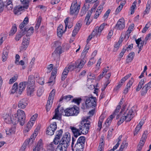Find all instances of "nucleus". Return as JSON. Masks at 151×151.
Instances as JSON below:
<instances>
[{
    "instance_id": "nucleus-1",
    "label": "nucleus",
    "mask_w": 151,
    "mask_h": 151,
    "mask_svg": "<svg viewBox=\"0 0 151 151\" xmlns=\"http://www.w3.org/2000/svg\"><path fill=\"white\" fill-rule=\"evenodd\" d=\"M125 106L122 108L121 111L119 115H118L116 117V119L120 118V120L118 122V125H120L125 120L127 122H129L133 117L134 112V107H132L131 109H127L125 111L124 110Z\"/></svg>"
},
{
    "instance_id": "nucleus-2",
    "label": "nucleus",
    "mask_w": 151,
    "mask_h": 151,
    "mask_svg": "<svg viewBox=\"0 0 151 151\" xmlns=\"http://www.w3.org/2000/svg\"><path fill=\"white\" fill-rule=\"evenodd\" d=\"M17 116L14 115V119H13V124H15L19 122V124L23 126L25 123V112L23 110L18 109L17 111Z\"/></svg>"
},
{
    "instance_id": "nucleus-3",
    "label": "nucleus",
    "mask_w": 151,
    "mask_h": 151,
    "mask_svg": "<svg viewBox=\"0 0 151 151\" xmlns=\"http://www.w3.org/2000/svg\"><path fill=\"white\" fill-rule=\"evenodd\" d=\"M89 118V117H87L86 118H83L81 124L79 125V129L82 134H87L90 127V123L87 120Z\"/></svg>"
},
{
    "instance_id": "nucleus-4",
    "label": "nucleus",
    "mask_w": 151,
    "mask_h": 151,
    "mask_svg": "<svg viewBox=\"0 0 151 151\" xmlns=\"http://www.w3.org/2000/svg\"><path fill=\"white\" fill-rule=\"evenodd\" d=\"M70 136L69 133H65L61 139L60 143L59 144L67 148L70 145Z\"/></svg>"
},
{
    "instance_id": "nucleus-5",
    "label": "nucleus",
    "mask_w": 151,
    "mask_h": 151,
    "mask_svg": "<svg viewBox=\"0 0 151 151\" xmlns=\"http://www.w3.org/2000/svg\"><path fill=\"white\" fill-rule=\"evenodd\" d=\"M65 110H64L62 107H60L59 105L58 107L55 109V115H54L52 119H60L61 115L65 116Z\"/></svg>"
},
{
    "instance_id": "nucleus-6",
    "label": "nucleus",
    "mask_w": 151,
    "mask_h": 151,
    "mask_svg": "<svg viewBox=\"0 0 151 151\" xmlns=\"http://www.w3.org/2000/svg\"><path fill=\"white\" fill-rule=\"evenodd\" d=\"M77 109V107L75 108L74 107L67 108L65 110V116H70L77 115L79 113V111Z\"/></svg>"
},
{
    "instance_id": "nucleus-7",
    "label": "nucleus",
    "mask_w": 151,
    "mask_h": 151,
    "mask_svg": "<svg viewBox=\"0 0 151 151\" xmlns=\"http://www.w3.org/2000/svg\"><path fill=\"white\" fill-rule=\"evenodd\" d=\"M80 5H78L77 4V0H76L74 1L72 4L70 8V14H77L79 12V10L80 9Z\"/></svg>"
},
{
    "instance_id": "nucleus-8",
    "label": "nucleus",
    "mask_w": 151,
    "mask_h": 151,
    "mask_svg": "<svg viewBox=\"0 0 151 151\" xmlns=\"http://www.w3.org/2000/svg\"><path fill=\"white\" fill-rule=\"evenodd\" d=\"M123 100V99H121L120 102L119 103V104L117 106L116 109L115 110L113 114L111 115L106 120V123L108 124V125H109V124L111 123L112 120L113 118L114 117L115 115H116L117 113L119 111L121 108V105H122L123 104L122 100Z\"/></svg>"
},
{
    "instance_id": "nucleus-9",
    "label": "nucleus",
    "mask_w": 151,
    "mask_h": 151,
    "mask_svg": "<svg viewBox=\"0 0 151 151\" xmlns=\"http://www.w3.org/2000/svg\"><path fill=\"white\" fill-rule=\"evenodd\" d=\"M86 104L88 107H95L96 105V98L93 96L88 97L86 101Z\"/></svg>"
},
{
    "instance_id": "nucleus-10",
    "label": "nucleus",
    "mask_w": 151,
    "mask_h": 151,
    "mask_svg": "<svg viewBox=\"0 0 151 151\" xmlns=\"http://www.w3.org/2000/svg\"><path fill=\"white\" fill-rule=\"evenodd\" d=\"M57 128V125L56 123L53 122L47 127L46 131L47 134L49 135H52L54 134Z\"/></svg>"
},
{
    "instance_id": "nucleus-11",
    "label": "nucleus",
    "mask_w": 151,
    "mask_h": 151,
    "mask_svg": "<svg viewBox=\"0 0 151 151\" xmlns=\"http://www.w3.org/2000/svg\"><path fill=\"white\" fill-rule=\"evenodd\" d=\"M68 20L69 18H67L64 21L65 24V29L64 31L63 29V25L61 24L60 25L59 27H58L57 29V33L58 36L59 37H61L62 34L65 31L66 28L68 26Z\"/></svg>"
},
{
    "instance_id": "nucleus-12",
    "label": "nucleus",
    "mask_w": 151,
    "mask_h": 151,
    "mask_svg": "<svg viewBox=\"0 0 151 151\" xmlns=\"http://www.w3.org/2000/svg\"><path fill=\"white\" fill-rule=\"evenodd\" d=\"M30 42V39L28 37L25 36L23 37L22 46L21 47V50H26L28 47Z\"/></svg>"
},
{
    "instance_id": "nucleus-13",
    "label": "nucleus",
    "mask_w": 151,
    "mask_h": 151,
    "mask_svg": "<svg viewBox=\"0 0 151 151\" xmlns=\"http://www.w3.org/2000/svg\"><path fill=\"white\" fill-rule=\"evenodd\" d=\"M125 27L124 19L123 18H121L118 21L115 28L117 29L121 30L123 29Z\"/></svg>"
},
{
    "instance_id": "nucleus-14",
    "label": "nucleus",
    "mask_w": 151,
    "mask_h": 151,
    "mask_svg": "<svg viewBox=\"0 0 151 151\" xmlns=\"http://www.w3.org/2000/svg\"><path fill=\"white\" fill-rule=\"evenodd\" d=\"M27 84V82L26 81L20 82L19 84L17 92L19 94H21L22 92L24 90Z\"/></svg>"
},
{
    "instance_id": "nucleus-15",
    "label": "nucleus",
    "mask_w": 151,
    "mask_h": 151,
    "mask_svg": "<svg viewBox=\"0 0 151 151\" xmlns=\"http://www.w3.org/2000/svg\"><path fill=\"white\" fill-rule=\"evenodd\" d=\"M151 88V81H150L143 87L141 91V95L142 96L145 95L147 92L148 90Z\"/></svg>"
},
{
    "instance_id": "nucleus-16",
    "label": "nucleus",
    "mask_w": 151,
    "mask_h": 151,
    "mask_svg": "<svg viewBox=\"0 0 151 151\" xmlns=\"http://www.w3.org/2000/svg\"><path fill=\"white\" fill-rule=\"evenodd\" d=\"M4 119L6 123L10 124L11 123L13 124V119H14V115L6 114L4 116Z\"/></svg>"
},
{
    "instance_id": "nucleus-17",
    "label": "nucleus",
    "mask_w": 151,
    "mask_h": 151,
    "mask_svg": "<svg viewBox=\"0 0 151 151\" xmlns=\"http://www.w3.org/2000/svg\"><path fill=\"white\" fill-rule=\"evenodd\" d=\"M82 20L79 21L78 23L76 24V25L74 29L72 35L73 36H75L77 34L79 31L82 25Z\"/></svg>"
},
{
    "instance_id": "nucleus-18",
    "label": "nucleus",
    "mask_w": 151,
    "mask_h": 151,
    "mask_svg": "<svg viewBox=\"0 0 151 151\" xmlns=\"http://www.w3.org/2000/svg\"><path fill=\"white\" fill-rule=\"evenodd\" d=\"M70 129H71L74 136L76 138L82 134L79 128L77 129L75 127L71 126L70 127Z\"/></svg>"
},
{
    "instance_id": "nucleus-19",
    "label": "nucleus",
    "mask_w": 151,
    "mask_h": 151,
    "mask_svg": "<svg viewBox=\"0 0 151 151\" xmlns=\"http://www.w3.org/2000/svg\"><path fill=\"white\" fill-rule=\"evenodd\" d=\"M27 105V100L25 99H23L19 101L18 104V107L21 109L25 108Z\"/></svg>"
},
{
    "instance_id": "nucleus-20",
    "label": "nucleus",
    "mask_w": 151,
    "mask_h": 151,
    "mask_svg": "<svg viewBox=\"0 0 151 151\" xmlns=\"http://www.w3.org/2000/svg\"><path fill=\"white\" fill-rule=\"evenodd\" d=\"M84 145L77 141L74 147V150L75 149L76 151H83Z\"/></svg>"
},
{
    "instance_id": "nucleus-21",
    "label": "nucleus",
    "mask_w": 151,
    "mask_h": 151,
    "mask_svg": "<svg viewBox=\"0 0 151 151\" xmlns=\"http://www.w3.org/2000/svg\"><path fill=\"white\" fill-rule=\"evenodd\" d=\"M86 62V59H83L81 60H78L75 63L78 68H83Z\"/></svg>"
},
{
    "instance_id": "nucleus-22",
    "label": "nucleus",
    "mask_w": 151,
    "mask_h": 151,
    "mask_svg": "<svg viewBox=\"0 0 151 151\" xmlns=\"http://www.w3.org/2000/svg\"><path fill=\"white\" fill-rule=\"evenodd\" d=\"M134 82V80L132 78L129 81L128 83L127 84L124 90V93L126 94L128 92L131 86L132 85Z\"/></svg>"
},
{
    "instance_id": "nucleus-23",
    "label": "nucleus",
    "mask_w": 151,
    "mask_h": 151,
    "mask_svg": "<svg viewBox=\"0 0 151 151\" xmlns=\"http://www.w3.org/2000/svg\"><path fill=\"white\" fill-rule=\"evenodd\" d=\"M107 24H106L103 23L100 25L99 27H96V28L94 29L97 30L96 33L97 34V35H99V36L101 35V32L104 29L105 26Z\"/></svg>"
},
{
    "instance_id": "nucleus-24",
    "label": "nucleus",
    "mask_w": 151,
    "mask_h": 151,
    "mask_svg": "<svg viewBox=\"0 0 151 151\" xmlns=\"http://www.w3.org/2000/svg\"><path fill=\"white\" fill-rule=\"evenodd\" d=\"M34 123L33 122H32L30 121H29L27 124L26 127L24 129V133H27L28 132L33 126Z\"/></svg>"
},
{
    "instance_id": "nucleus-25",
    "label": "nucleus",
    "mask_w": 151,
    "mask_h": 151,
    "mask_svg": "<svg viewBox=\"0 0 151 151\" xmlns=\"http://www.w3.org/2000/svg\"><path fill=\"white\" fill-rule=\"evenodd\" d=\"M63 51L62 49V47L61 46H58L54 51L52 54L53 56H55V55L57 56V54H58L60 55L63 52Z\"/></svg>"
},
{
    "instance_id": "nucleus-26",
    "label": "nucleus",
    "mask_w": 151,
    "mask_h": 151,
    "mask_svg": "<svg viewBox=\"0 0 151 151\" xmlns=\"http://www.w3.org/2000/svg\"><path fill=\"white\" fill-rule=\"evenodd\" d=\"M8 52L9 51L7 48L4 49L2 57L3 61H5L7 60Z\"/></svg>"
},
{
    "instance_id": "nucleus-27",
    "label": "nucleus",
    "mask_w": 151,
    "mask_h": 151,
    "mask_svg": "<svg viewBox=\"0 0 151 151\" xmlns=\"http://www.w3.org/2000/svg\"><path fill=\"white\" fill-rule=\"evenodd\" d=\"M26 32V31H23V30L22 29L19 33L17 34L15 36V40L16 41L19 40L22 36L25 34Z\"/></svg>"
},
{
    "instance_id": "nucleus-28",
    "label": "nucleus",
    "mask_w": 151,
    "mask_h": 151,
    "mask_svg": "<svg viewBox=\"0 0 151 151\" xmlns=\"http://www.w3.org/2000/svg\"><path fill=\"white\" fill-rule=\"evenodd\" d=\"M28 84L30 85L34 86L35 83V76L31 75L29 76L28 79Z\"/></svg>"
},
{
    "instance_id": "nucleus-29",
    "label": "nucleus",
    "mask_w": 151,
    "mask_h": 151,
    "mask_svg": "<svg viewBox=\"0 0 151 151\" xmlns=\"http://www.w3.org/2000/svg\"><path fill=\"white\" fill-rule=\"evenodd\" d=\"M92 12L91 11L88 12L85 18V21L86 22V25H89L91 21L89 20L91 16V15Z\"/></svg>"
},
{
    "instance_id": "nucleus-30",
    "label": "nucleus",
    "mask_w": 151,
    "mask_h": 151,
    "mask_svg": "<svg viewBox=\"0 0 151 151\" xmlns=\"http://www.w3.org/2000/svg\"><path fill=\"white\" fill-rule=\"evenodd\" d=\"M92 12L91 11L88 12L85 18V21L86 22V25H89L91 21L89 20L91 16V15Z\"/></svg>"
},
{
    "instance_id": "nucleus-31",
    "label": "nucleus",
    "mask_w": 151,
    "mask_h": 151,
    "mask_svg": "<svg viewBox=\"0 0 151 151\" xmlns=\"http://www.w3.org/2000/svg\"><path fill=\"white\" fill-rule=\"evenodd\" d=\"M23 31H26V32L25 34L27 33L26 35V37H27L29 36L32 35L34 32V28L33 27H30L28 30L27 32V29L24 28Z\"/></svg>"
},
{
    "instance_id": "nucleus-32",
    "label": "nucleus",
    "mask_w": 151,
    "mask_h": 151,
    "mask_svg": "<svg viewBox=\"0 0 151 151\" xmlns=\"http://www.w3.org/2000/svg\"><path fill=\"white\" fill-rule=\"evenodd\" d=\"M34 91V86L31 85L30 86L28 87L27 89V94L28 95L31 96L33 94Z\"/></svg>"
},
{
    "instance_id": "nucleus-33",
    "label": "nucleus",
    "mask_w": 151,
    "mask_h": 151,
    "mask_svg": "<svg viewBox=\"0 0 151 151\" xmlns=\"http://www.w3.org/2000/svg\"><path fill=\"white\" fill-rule=\"evenodd\" d=\"M55 93V90L53 89L50 93L48 98V100L53 101Z\"/></svg>"
},
{
    "instance_id": "nucleus-34",
    "label": "nucleus",
    "mask_w": 151,
    "mask_h": 151,
    "mask_svg": "<svg viewBox=\"0 0 151 151\" xmlns=\"http://www.w3.org/2000/svg\"><path fill=\"white\" fill-rule=\"evenodd\" d=\"M28 23V18L27 17H26L23 22H22L19 25V28L22 29L24 26H25Z\"/></svg>"
},
{
    "instance_id": "nucleus-35",
    "label": "nucleus",
    "mask_w": 151,
    "mask_h": 151,
    "mask_svg": "<svg viewBox=\"0 0 151 151\" xmlns=\"http://www.w3.org/2000/svg\"><path fill=\"white\" fill-rule=\"evenodd\" d=\"M141 38H140L137 40H136V42L138 47H142L144 43H145V41H142L140 44V42L141 41Z\"/></svg>"
},
{
    "instance_id": "nucleus-36",
    "label": "nucleus",
    "mask_w": 151,
    "mask_h": 151,
    "mask_svg": "<svg viewBox=\"0 0 151 151\" xmlns=\"http://www.w3.org/2000/svg\"><path fill=\"white\" fill-rule=\"evenodd\" d=\"M145 140L141 139L139 144L137 147V151H139L141 150L142 147L144 145Z\"/></svg>"
},
{
    "instance_id": "nucleus-37",
    "label": "nucleus",
    "mask_w": 151,
    "mask_h": 151,
    "mask_svg": "<svg viewBox=\"0 0 151 151\" xmlns=\"http://www.w3.org/2000/svg\"><path fill=\"white\" fill-rule=\"evenodd\" d=\"M128 146V143L125 141H123L118 151H123V149L127 148Z\"/></svg>"
},
{
    "instance_id": "nucleus-38",
    "label": "nucleus",
    "mask_w": 151,
    "mask_h": 151,
    "mask_svg": "<svg viewBox=\"0 0 151 151\" xmlns=\"http://www.w3.org/2000/svg\"><path fill=\"white\" fill-rule=\"evenodd\" d=\"M67 148L64 147L61 145L59 144L56 149L55 151H67Z\"/></svg>"
},
{
    "instance_id": "nucleus-39",
    "label": "nucleus",
    "mask_w": 151,
    "mask_h": 151,
    "mask_svg": "<svg viewBox=\"0 0 151 151\" xmlns=\"http://www.w3.org/2000/svg\"><path fill=\"white\" fill-rule=\"evenodd\" d=\"M53 101H52L48 100L47 104L46 105V108L47 111H49L53 103Z\"/></svg>"
},
{
    "instance_id": "nucleus-40",
    "label": "nucleus",
    "mask_w": 151,
    "mask_h": 151,
    "mask_svg": "<svg viewBox=\"0 0 151 151\" xmlns=\"http://www.w3.org/2000/svg\"><path fill=\"white\" fill-rule=\"evenodd\" d=\"M151 3L149 1H148L147 4L146 5V7L145 10L144 12L145 14H147L149 12V10L150 8Z\"/></svg>"
},
{
    "instance_id": "nucleus-41",
    "label": "nucleus",
    "mask_w": 151,
    "mask_h": 151,
    "mask_svg": "<svg viewBox=\"0 0 151 151\" xmlns=\"http://www.w3.org/2000/svg\"><path fill=\"white\" fill-rule=\"evenodd\" d=\"M96 30V29H94L92 34L88 36L86 40V42L87 43L89 42L93 37L95 36V35H97L96 33V32L97 31Z\"/></svg>"
},
{
    "instance_id": "nucleus-42",
    "label": "nucleus",
    "mask_w": 151,
    "mask_h": 151,
    "mask_svg": "<svg viewBox=\"0 0 151 151\" xmlns=\"http://www.w3.org/2000/svg\"><path fill=\"white\" fill-rule=\"evenodd\" d=\"M17 30V28L16 26L14 25L12 27L11 30L9 33V36H12L16 32Z\"/></svg>"
},
{
    "instance_id": "nucleus-43",
    "label": "nucleus",
    "mask_w": 151,
    "mask_h": 151,
    "mask_svg": "<svg viewBox=\"0 0 151 151\" xmlns=\"http://www.w3.org/2000/svg\"><path fill=\"white\" fill-rule=\"evenodd\" d=\"M7 134L10 135L11 134L14 133L15 132V128L14 127H12L6 130Z\"/></svg>"
},
{
    "instance_id": "nucleus-44",
    "label": "nucleus",
    "mask_w": 151,
    "mask_h": 151,
    "mask_svg": "<svg viewBox=\"0 0 151 151\" xmlns=\"http://www.w3.org/2000/svg\"><path fill=\"white\" fill-rule=\"evenodd\" d=\"M22 3L24 5L25 9H27L29 6V0H20Z\"/></svg>"
},
{
    "instance_id": "nucleus-45",
    "label": "nucleus",
    "mask_w": 151,
    "mask_h": 151,
    "mask_svg": "<svg viewBox=\"0 0 151 151\" xmlns=\"http://www.w3.org/2000/svg\"><path fill=\"white\" fill-rule=\"evenodd\" d=\"M29 140H26L23 144L20 150V151H24L27 147V146L29 143Z\"/></svg>"
},
{
    "instance_id": "nucleus-46",
    "label": "nucleus",
    "mask_w": 151,
    "mask_h": 151,
    "mask_svg": "<svg viewBox=\"0 0 151 151\" xmlns=\"http://www.w3.org/2000/svg\"><path fill=\"white\" fill-rule=\"evenodd\" d=\"M42 141L41 139L38 142L37 144L35 147L34 148L36 150H38L40 151V150L42 148Z\"/></svg>"
},
{
    "instance_id": "nucleus-47",
    "label": "nucleus",
    "mask_w": 151,
    "mask_h": 151,
    "mask_svg": "<svg viewBox=\"0 0 151 151\" xmlns=\"http://www.w3.org/2000/svg\"><path fill=\"white\" fill-rule=\"evenodd\" d=\"M41 21V17H39L37 21V24L35 27V29H37L40 26Z\"/></svg>"
},
{
    "instance_id": "nucleus-48",
    "label": "nucleus",
    "mask_w": 151,
    "mask_h": 151,
    "mask_svg": "<svg viewBox=\"0 0 151 151\" xmlns=\"http://www.w3.org/2000/svg\"><path fill=\"white\" fill-rule=\"evenodd\" d=\"M77 141L84 145L85 142V137L84 136H81L78 138Z\"/></svg>"
},
{
    "instance_id": "nucleus-49",
    "label": "nucleus",
    "mask_w": 151,
    "mask_h": 151,
    "mask_svg": "<svg viewBox=\"0 0 151 151\" xmlns=\"http://www.w3.org/2000/svg\"><path fill=\"white\" fill-rule=\"evenodd\" d=\"M131 76V74H129L123 77L121 80L119 82H120L122 84L124 83Z\"/></svg>"
},
{
    "instance_id": "nucleus-50",
    "label": "nucleus",
    "mask_w": 151,
    "mask_h": 151,
    "mask_svg": "<svg viewBox=\"0 0 151 151\" xmlns=\"http://www.w3.org/2000/svg\"><path fill=\"white\" fill-rule=\"evenodd\" d=\"M18 84L17 83H15L13 86L12 90V93H15L17 91V90H18Z\"/></svg>"
},
{
    "instance_id": "nucleus-51",
    "label": "nucleus",
    "mask_w": 151,
    "mask_h": 151,
    "mask_svg": "<svg viewBox=\"0 0 151 151\" xmlns=\"http://www.w3.org/2000/svg\"><path fill=\"white\" fill-rule=\"evenodd\" d=\"M88 48L87 47H86L83 50V51L81 53V56L83 58V59H84V58L85 57L88 51Z\"/></svg>"
},
{
    "instance_id": "nucleus-52",
    "label": "nucleus",
    "mask_w": 151,
    "mask_h": 151,
    "mask_svg": "<svg viewBox=\"0 0 151 151\" xmlns=\"http://www.w3.org/2000/svg\"><path fill=\"white\" fill-rule=\"evenodd\" d=\"M81 101V98H77L73 99L72 101V102H74L75 104H77V105H79Z\"/></svg>"
},
{
    "instance_id": "nucleus-53",
    "label": "nucleus",
    "mask_w": 151,
    "mask_h": 151,
    "mask_svg": "<svg viewBox=\"0 0 151 151\" xmlns=\"http://www.w3.org/2000/svg\"><path fill=\"white\" fill-rule=\"evenodd\" d=\"M17 76H14L11 78L9 81V84H12L13 83L15 82L17 79Z\"/></svg>"
},
{
    "instance_id": "nucleus-54",
    "label": "nucleus",
    "mask_w": 151,
    "mask_h": 151,
    "mask_svg": "<svg viewBox=\"0 0 151 151\" xmlns=\"http://www.w3.org/2000/svg\"><path fill=\"white\" fill-rule=\"evenodd\" d=\"M61 137L59 136L56 135L54 139V143L55 145H57L58 144L60 141V139Z\"/></svg>"
},
{
    "instance_id": "nucleus-55",
    "label": "nucleus",
    "mask_w": 151,
    "mask_h": 151,
    "mask_svg": "<svg viewBox=\"0 0 151 151\" xmlns=\"http://www.w3.org/2000/svg\"><path fill=\"white\" fill-rule=\"evenodd\" d=\"M134 27V25L132 24L131 26H130L128 28V30L127 31V38L129 37V34L132 32L133 27Z\"/></svg>"
},
{
    "instance_id": "nucleus-56",
    "label": "nucleus",
    "mask_w": 151,
    "mask_h": 151,
    "mask_svg": "<svg viewBox=\"0 0 151 151\" xmlns=\"http://www.w3.org/2000/svg\"><path fill=\"white\" fill-rule=\"evenodd\" d=\"M87 77L88 78V81H91L92 79H94L95 77L94 75L91 73H89L87 76Z\"/></svg>"
},
{
    "instance_id": "nucleus-57",
    "label": "nucleus",
    "mask_w": 151,
    "mask_h": 151,
    "mask_svg": "<svg viewBox=\"0 0 151 151\" xmlns=\"http://www.w3.org/2000/svg\"><path fill=\"white\" fill-rule=\"evenodd\" d=\"M76 68H77V67L76 66V65L75 63L74 64L69 65L68 69L69 71H72Z\"/></svg>"
},
{
    "instance_id": "nucleus-58",
    "label": "nucleus",
    "mask_w": 151,
    "mask_h": 151,
    "mask_svg": "<svg viewBox=\"0 0 151 151\" xmlns=\"http://www.w3.org/2000/svg\"><path fill=\"white\" fill-rule=\"evenodd\" d=\"M37 134L36 133H35L34 134H33L30 137V139L29 140V142H33V140H34L35 139V138L36 136H37Z\"/></svg>"
},
{
    "instance_id": "nucleus-59",
    "label": "nucleus",
    "mask_w": 151,
    "mask_h": 151,
    "mask_svg": "<svg viewBox=\"0 0 151 151\" xmlns=\"http://www.w3.org/2000/svg\"><path fill=\"white\" fill-rule=\"evenodd\" d=\"M134 56V53L133 52L130 53L128 55V58L129 61H131L133 59Z\"/></svg>"
},
{
    "instance_id": "nucleus-60",
    "label": "nucleus",
    "mask_w": 151,
    "mask_h": 151,
    "mask_svg": "<svg viewBox=\"0 0 151 151\" xmlns=\"http://www.w3.org/2000/svg\"><path fill=\"white\" fill-rule=\"evenodd\" d=\"M87 10L86 7H83L80 13V15L81 16H83L85 14Z\"/></svg>"
},
{
    "instance_id": "nucleus-61",
    "label": "nucleus",
    "mask_w": 151,
    "mask_h": 151,
    "mask_svg": "<svg viewBox=\"0 0 151 151\" xmlns=\"http://www.w3.org/2000/svg\"><path fill=\"white\" fill-rule=\"evenodd\" d=\"M43 88H40L37 91V94L39 96H40L42 94L43 92Z\"/></svg>"
},
{
    "instance_id": "nucleus-62",
    "label": "nucleus",
    "mask_w": 151,
    "mask_h": 151,
    "mask_svg": "<svg viewBox=\"0 0 151 151\" xmlns=\"http://www.w3.org/2000/svg\"><path fill=\"white\" fill-rule=\"evenodd\" d=\"M103 121V119H100L99 120L98 124V127L99 128H98V129H99V130H100L102 127V123Z\"/></svg>"
},
{
    "instance_id": "nucleus-63",
    "label": "nucleus",
    "mask_w": 151,
    "mask_h": 151,
    "mask_svg": "<svg viewBox=\"0 0 151 151\" xmlns=\"http://www.w3.org/2000/svg\"><path fill=\"white\" fill-rule=\"evenodd\" d=\"M37 114H34V115H33L31 117L30 121L34 123L35 122V120L37 117Z\"/></svg>"
},
{
    "instance_id": "nucleus-64",
    "label": "nucleus",
    "mask_w": 151,
    "mask_h": 151,
    "mask_svg": "<svg viewBox=\"0 0 151 151\" xmlns=\"http://www.w3.org/2000/svg\"><path fill=\"white\" fill-rule=\"evenodd\" d=\"M36 81L39 83L40 85H43L44 83V79L42 78H39V79L36 80Z\"/></svg>"
}]
</instances>
